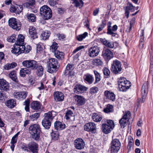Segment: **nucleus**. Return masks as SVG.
Wrapping results in <instances>:
<instances>
[{
    "label": "nucleus",
    "mask_w": 153,
    "mask_h": 153,
    "mask_svg": "<svg viewBox=\"0 0 153 153\" xmlns=\"http://www.w3.org/2000/svg\"><path fill=\"white\" fill-rule=\"evenodd\" d=\"M25 50V45H22L15 43L13 46V48L11 50L12 53L18 55L24 52Z\"/></svg>",
    "instance_id": "1a4fd4ad"
},
{
    "label": "nucleus",
    "mask_w": 153,
    "mask_h": 153,
    "mask_svg": "<svg viewBox=\"0 0 153 153\" xmlns=\"http://www.w3.org/2000/svg\"><path fill=\"white\" fill-rule=\"evenodd\" d=\"M9 76L10 78L13 81L16 82H18L19 81L16 76V72L15 71H11L9 74Z\"/></svg>",
    "instance_id": "4c0bfd02"
},
{
    "label": "nucleus",
    "mask_w": 153,
    "mask_h": 153,
    "mask_svg": "<svg viewBox=\"0 0 153 153\" xmlns=\"http://www.w3.org/2000/svg\"><path fill=\"white\" fill-rule=\"evenodd\" d=\"M100 52V48L97 46L91 47L88 50V55L91 57H94L97 56Z\"/></svg>",
    "instance_id": "4468645a"
},
{
    "label": "nucleus",
    "mask_w": 153,
    "mask_h": 153,
    "mask_svg": "<svg viewBox=\"0 0 153 153\" xmlns=\"http://www.w3.org/2000/svg\"><path fill=\"white\" fill-rule=\"evenodd\" d=\"M150 61L149 74L152 76H153V54L152 57H151Z\"/></svg>",
    "instance_id": "09e8293b"
},
{
    "label": "nucleus",
    "mask_w": 153,
    "mask_h": 153,
    "mask_svg": "<svg viewBox=\"0 0 153 153\" xmlns=\"http://www.w3.org/2000/svg\"><path fill=\"white\" fill-rule=\"evenodd\" d=\"M122 70L121 62L117 60L113 61V64L111 65V71L115 74L120 73Z\"/></svg>",
    "instance_id": "6e6552de"
},
{
    "label": "nucleus",
    "mask_w": 153,
    "mask_h": 153,
    "mask_svg": "<svg viewBox=\"0 0 153 153\" xmlns=\"http://www.w3.org/2000/svg\"><path fill=\"white\" fill-rule=\"evenodd\" d=\"M25 37L22 34H19L18 35L17 39V41L15 43L21 45H24V41Z\"/></svg>",
    "instance_id": "72a5a7b5"
},
{
    "label": "nucleus",
    "mask_w": 153,
    "mask_h": 153,
    "mask_svg": "<svg viewBox=\"0 0 153 153\" xmlns=\"http://www.w3.org/2000/svg\"><path fill=\"white\" fill-rule=\"evenodd\" d=\"M72 1V3L74 4V6L76 7H79L81 8L83 6L84 4L82 0H71Z\"/></svg>",
    "instance_id": "7c9ffc66"
},
{
    "label": "nucleus",
    "mask_w": 153,
    "mask_h": 153,
    "mask_svg": "<svg viewBox=\"0 0 153 153\" xmlns=\"http://www.w3.org/2000/svg\"><path fill=\"white\" fill-rule=\"evenodd\" d=\"M58 0H48L49 4L52 6H54L57 4Z\"/></svg>",
    "instance_id": "69168bd1"
},
{
    "label": "nucleus",
    "mask_w": 153,
    "mask_h": 153,
    "mask_svg": "<svg viewBox=\"0 0 153 153\" xmlns=\"http://www.w3.org/2000/svg\"><path fill=\"white\" fill-rule=\"evenodd\" d=\"M29 33L31 37L33 39L38 38L37 33L35 28L33 26L29 27Z\"/></svg>",
    "instance_id": "bb28decb"
},
{
    "label": "nucleus",
    "mask_w": 153,
    "mask_h": 153,
    "mask_svg": "<svg viewBox=\"0 0 153 153\" xmlns=\"http://www.w3.org/2000/svg\"><path fill=\"white\" fill-rule=\"evenodd\" d=\"M75 100L76 102V105L78 106L84 105L86 102V99L83 97L81 96L76 95L75 96Z\"/></svg>",
    "instance_id": "412c9836"
},
{
    "label": "nucleus",
    "mask_w": 153,
    "mask_h": 153,
    "mask_svg": "<svg viewBox=\"0 0 153 153\" xmlns=\"http://www.w3.org/2000/svg\"><path fill=\"white\" fill-rule=\"evenodd\" d=\"M103 64L102 61L99 59H96L94 60V64L97 66H101Z\"/></svg>",
    "instance_id": "052dcab7"
},
{
    "label": "nucleus",
    "mask_w": 153,
    "mask_h": 153,
    "mask_svg": "<svg viewBox=\"0 0 153 153\" xmlns=\"http://www.w3.org/2000/svg\"><path fill=\"white\" fill-rule=\"evenodd\" d=\"M7 98V97L5 94L0 91V100L4 101Z\"/></svg>",
    "instance_id": "0e129e2a"
},
{
    "label": "nucleus",
    "mask_w": 153,
    "mask_h": 153,
    "mask_svg": "<svg viewBox=\"0 0 153 153\" xmlns=\"http://www.w3.org/2000/svg\"><path fill=\"white\" fill-rule=\"evenodd\" d=\"M111 22H109L107 24V33L108 35H111L112 36H115L117 33H114L118 28V27L116 25H114L112 27L111 25Z\"/></svg>",
    "instance_id": "ddd939ff"
},
{
    "label": "nucleus",
    "mask_w": 153,
    "mask_h": 153,
    "mask_svg": "<svg viewBox=\"0 0 153 153\" xmlns=\"http://www.w3.org/2000/svg\"><path fill=\"white\" fill-rule=\"evenodd\" d=\"M73 69V65L68 64L66 66V68L64 72V74L65 76H67V73Z\"/></svg>",
    "instance_id": "8fccbe9b"
},
{
    "label": "nucleus",
    "mask_w": 153,
    "mask_h": 153,
    "mask_svg": "<svg viewBox=\"0 0 153 153\" xmlns=\"http://www.w3.org/2000/svg\"><path fill=\"white\" fill-rule=\"evenodd\" d=\"M119 123L121 128H124L127 125V122L126 120H123V119H121L119 120Z\"/></svg>",
    "instance_id": "5fc2aeb1"
},
{
    "label": "nucleus",
    "mask_w": 153,
    "mask_h": 153,
    "mask_svg": "<svg viewBox=\"0 0 153 153\" xmlns=\"http://www.w3.org/2000/svg\"><path fill=\"white\" fill-rule=\"evenodd\" d=\"M129 141L128 145L127 146V148L129 150H131V146L134 144V140L132 138L130 137H128Z\"/></svg>",
    "instance_id": "603ef678"
},
{
    "label": "nucleus",
    "mask_w": 153,
    "mask_h": 153,
    "mask_svg": "<svg viewBox=\"0 0 153 153\" xmlns=\"http://www.w3.org/2000/svg\"><path fill=\"white\" fill-rule=\"evenodd\" d=\"M14 97L18 99H22V100L26 98L27 95V92L25 91L18 92L14 93Z\"/></svg>",
    "instance_id": "393cba45"
},
{
    "label": "nucleus",
    "mask_w": 153,
    "mask_h": 153,
    "mask_svg": "<svg viewBox=\"0 0 153 153\" xmlns=\"http://www.w3.org/2000/svg\"><path fill=\"white\" fill-rule=\"evenodd\" d=\"M102 56L106 61H108L113 57V54L110 49L105 48L102 51Z\"/></svg>",
    "instance_id": "9b49d317"
},
{
    "label": "nucleus",
    "mask_w": 153,
    "mask_h": 153,
    "mask_svg": "<svg viewBox=\"0 0 153 153\" xmlns=\"http://www.w3.org/2000/svg\"><path fill=\"white\" fill-rule=\"evenodd\" d=\"M59 67L58 61L56 59L51 58L48 62L47 71L51 74L55 73L58 70Z\"/></svg>",
    "instance_id": "7ed1b4c3"
},
{
    "label": "nucleus",
    "mask_w": 153,
    "mask_h": 153,
    "mask_svg": "<svg viewBox=\"0 0 153 153\" xmlns=\"http://www.w3.org/2000/svg\"><path fill=\"white\" fill-rule=\"evenodd\" d=\"M31 74V71L30 69L25 68H22L20 71L19 74L21 76L25 77L26 74L30 75Z\"/></svg>",
    "instance_id": "c85d7f7f"
},
{
    "label": "nucleus",
    "mask_w": 153,
    "mask_h": 153,
    "mask_svg": "<svg viewBox=\"0 0 153 153\" xmlns=\"http://www.w3.org/2000/svg\"><path fill=\"white\" fill-rule=\"evenodd\" d=\"M73 112L71 110H68L65 113V117L66 119L67 120L70 119L71 117H72L73 115Z\"/></svg>",
    "instance_id": "3c124183"
},
{
    "label": "nucleus",
    "mask_w": 153,
    "mask_h": 153,
    "mask_svg": "<svg viewBox=\"0 0 153 153\" xmlns=\"http://www.w3.org/2000/svg\"><path fill=\"white\" fill-rule=\"evenodd\" d=\"M16 13L19 14L23 10V8L22 6L21 5H18L16 7Z\"/></svg>",
    "instance_id": "e2e57ef3"
},
{
    "label": "nucleus",
    "mask_w": 153,
    "mask_h": 153,
    "mask_svg": "<svg viewBox=\"0 0 153 153\" xmlns=\"http://www.w3.org/2000/svg\"><path fill=\"white\" fill-rule=\"evenodd\" d=\"M92 118L93 120L96 122L100 121L102 119L101 116L99 115L98 114L95 113L93 114Z\"/></svg>",
    "instance_id": "c9c22d12"
},
{
    "label": "nucleus",
    "mask_w": 153,
    "mask_h": 153,
    "mask_svg": "<svg viewBox=\"0 0 153 153\" xmlns=\"http://www.w3.org/2000/svg\"><path fill=\"white\" fill-rule=\"evenodd\" d=\"M30 107L32 109L38 110L40 109L41 106L39 102L37 101L32 102L30 105Z\"/></svg>",
    "instance_id": "2f4dec72"
},
{
    "label": "nucleus",
    "mask_w": 153,
    "mask_h": 153,
    "mask_svg": "<svg viewBox=\"0 0 153 153\" xmlns=\"http://www.w3.org/2000/svg\"><path fill=\"white\" fill-rule=\"evenodd\" d=\"M16 36L13 34L11 36H9L7 39V41L10 42H14L16 41Z\"/></svg>",
    "instance_id": "bf43d9fd"
},
{
    "label": "nucleus",
    "mask_w": 153,
    "mask_h": 153,
    "mask_svg": "<svg viewBox=\"0 0 153 153\" xmlns=\"http://www.w3.org/2000/svg\"><path fill=\"white\" fill-rule=\"evenodd\" d=\"M52 112L53 111H49L45 113L44 114V118L42 121V125L46 129H49L51 126V122L54 117L52 116Z\"/></svg>",
    "instance_id": "20e7f679"
},
{
    "label": "nucleus",
    "mask_w": 153,
    "mask_h": 153,
    "mask_svg": "<svg viewBox=\"0 0 153 153\" xmlns=\"http://www.w3.org/2000/svg\"><path fill=\"white\" fill-rule=\"evenodd\" d=\"M53 97L56 102H62L64 99V95L60 91H56L53 93Z\"/></svg>",
    "instance_id": "6ab92c4d"
},
{
    "label": "nucleus",
    "mask_w": 153,
    "mask_h": 153,
    "mask_svg": "<svg viewBox=\"0 0 153 153\" xmlns=\"http://www.w3.org/2000/svg\"><path fill=\"white\" fill-rule=\"evenodd\" d=\"M113 128L106 123H102V131L105 134H107L109 133L111 130H112Z\"/></svg>",
    "instance_id": "cd10ccee"
},
{
    "label": "nucleus",
    "mask_w": 153,
    "mask_h": 153,
    "mask_svg": "<svg viewBox=\"0 0 153 153\" xmlns=\"http://www.w3.org/2000/svg\"><path fill=\"white\" fill-rule=\"evenodd\" d=\"M22 65L31 70H37L38 76H41L43 74L44 68L42 65H39L37 61L34 60H26L22 62Z\"/></svg>",
    "instance_id": "f257e3e1"
},
{
    "label": "nucleus",
    "mask_w": 153,
    "mask_h": 153,
    "mask_svg": "<svg viewBox=\"0 0 153 153\" xmlns=\"http://www.w3.org/2000/svg\"><path fill=\"white\" fill-rule=\"evenodd\" d=\"M94 72L95 76V81L94 84H96L100 82L101 80V76L100 73L96 70H94Z\"/></svg>",
    "instance_id": "ea45409f"
},
{
    "label": "nucleus",
    "mask_w": 153,
    "mask_h": 153,
    "mask_svg": "<svg viewBox=\"0 0 153 153\" xmlns=\"http://www.w3.org/2000/svg\"><path fill=\"white\" fill-rule=\"evenodd\" d=\"M40 114L39 113H37L30 115L29 117V120L31 121L36 120L39 117Z\"/></svg>",
    "instance_id": "a18cd8bd"
},
{
    "label": "nucleus",
    "mask_w": 153,
    "mask_h": 153,
    "mask_svg": "<svg viewBox=\"0 0 153 153\" xmlns=\"http://www.w3.org/2000/svg\"><path fill=\"white\" fill-rule=\"evenodd\" d=\"M27 16L29 21L34 22L36 21V16L33 13H27Z\"/></svg>",
    "instance_id": "a19ab883"
},
{
    "label": "nucleus",
    "mask_w": 153,
    "mask_h": 153,
    "mask_svg": "<svg viewBox=\"0 0 153 153\" xmlns=\"http://www.w3.org/2000/svg\"><path fill=\"white\" fill-rule=\"evenodd\" d=\"M120 146L121 143L118 139H113L111 144V153H117L119 150Z\"/></svg>",
    "instance_id": "0eeeda50"
},
{
    "label": "nucleus",
    "mask_w": 153,
    "mask_h": 153,
    "mask_svg": "<svg viewBox=\"0 0 153 153\" xmlns=\"http://www.w3.org/2000/svg\"><path fill=\"white\" fill-rule=\"evenodd\" d=\"M106 25V20L105 19L102 20L101 24L97 27L98 29V32L101 31L105 27Z\"/></svg>",
    "instance_id": "c03bdc74"
},
{
    "label": "nucleus",
    "mask_w": 153,
    "mask_h": 153,
    "mask_svg": "<svg viewBox=\"0 0 153 153\" xmlns=\"http://www.w3.org/2000/svg\"><path fill=\"white\" fill-rule=\"evenodd\" d=\"M19 132H17L12 138L11 140V143L16 144L17 141V137Z\"/></svg>",
    "instance_id": "4d7b16f0"
},
{
    "label": "nucleus",
    "mask_w": 153,
    "mask_h": 153,
    "mask_svg": "<svg viewBox=\"0 0 153 153\" xmlns=\"http://www.w3.org/2000/svg\"><path fill=\"white\" fill-rule=\"evenodd\" d=\"M74 146L78 150H81L84 148L85 143L84 140L81 138H77L74 141Z\"/></svg>",
    "instance_id": "dca6fc26"
},
{
    "label": "nucleus",
    "mask_w": 153,
    "mask_h": 153,
    "mask_svg": "<svg viewBox=\"0 0 153 153\" xmlns=\"http://www.w3.org/2000/svg\"><path fill=\"white\" fill-rule=\"evenodd\" d=\"M40 14L43 19L48 20L51 19L52 16V13L51 8L46 5L42 7L40 9Z\"/></svg>",
    "instance_id": "39448f33"
},
{
    "label": "nucleus",
    "mask_w": 153,
    "mask_h": 153,
    "mask_svg": "<svg viewBox=\"0 0 153 153\" xmlns=\"http://www.w3.org/2000/svg\"><path fill=\"white\" fill-rule=\"evenodd\" d=\"M51 34L50 31L48 30H45L42 32L41 34L42 39L44 40H46L48 39Z\"/></svg>",
    "instance_id": "58836bf2"
},
{
    "label": "nucleus",
    "mask_w": 153,
    "mask_h": 153,
    "mask_svg": "<svg viewBox=\"0 0 153 153\" xmlns=\"http://www.w3.org/2000/svg\"><path fill=\"white\" fill-rule=\"evenodd\" d=\"M56 36L59 40H63L65 38V35L63 34L58 33Z\"/></svg>",
    "instance_id": "338daca9"
},
{
    "label": "nucleus",
    "mask_w": 153,
    "mask_h": 153,
    "mask_svg": "<svg viewBox=\"0 0 153 153\" xmlns=\"http://www.w3.org/2000/svg\"><path fill=\"white\" fill-rule=\"evenodd\" d=\"M29 131L32 138L36 141L39 140L41 132V128L39 125L34 124L31 125L29 127Z\"/></svg>",
    "instance_id": "f03ea898"
},
{
    "label": "nucleus",
    "mask_w": 153,
    "mask_h": 153,
    "mask_svg": "<svg viewBox=\"0 0 153 153\" xmlns=\"http://www.w3.org/2000/svg\"><path fill=\"white\" fill-rule=\"evenodd\" d=\"M85 80L87 81L89 84L92 83L94 80L93 76L91 75L88 74L85 75Z\"/></svg>",
    "instance_id": "37998d69"
},
{
    "label": "nucleus",
    "mask_w": 153,
    "mask_h": 153,
    "mask_svg": "<svg viewBox=\"0 0 153 153\" xmlns=\"http://www.w3.org/2000/svg\"><path fill=\"white\" fill-rule=\"evenodd\" d=\"M127 6L125 10V16H126V18L128 19L129 17L130 10L131 12H133L135 10V7L133 6L132 4L129 2L127 4Z\"/></svg>",
    "instance_id": "aec40b11"
},
{
    "label": "nucleus",
    "mask_w": 153,
    "mask_h": 153,
    "mask_svg": "<svg viewBox=\"0 0 153 153\" xmlns=\"http://www.w3.org/2000/svg\"><path fill=\"white\" fill-rule=\"evenodd\" d=\"M28 148L33 153H38V145L34 142H31L28 144Z\"/></svg>",
    "instance_id": "4be33fe9"
},
{
    "label": "nucleus",
    "mask_w": 153,
    "mask_h": 153,
    "mask_svg": "<svg viewBox=\"0 0 153 153\" xmlns=\"http://www.w3.org/2000/svg\"><path fill=\"white\" fill-rule=\"evenodd\" d=\"M98 91V88L97 87H93L90 89V93L92 95L97 93Z\"/></svg>",
    "instance_id": "13d9d810"
},
{
    "label": "nucleus",
    "mask_w": 153,
    "mask_h": 153,
    "mask_svg": "<svg viewBox=\"0 0 153 153\" xmlns=\"http://www.w3.org/2000/svg\"><path fill=\"white\" fill-rule=\"evenodd\" d=\"M148 84L149 83L148 82H145L142 87L141 95L142 99L141 102H144L146 98L148 91Z\"/></svg>",
    "instance_id": "f8f14e48"
},
{
    "label": "nucleus",
    "mask_w": 153,
    "mask_h": 153,
    "mask_svg": "<svg viewBox=\"0 0 153 153\" xmlns=\"http://www.w3.org/2000/svg\"><path fill=\"white\" fill-rule=\"evenodd\" d=\"M54 55L56 58L59 59H62L64 58V54L63 52L56 51H55Z\"/></svg>",
    "instance_id": "473e14b6"
},
{
    "label": "nucleus",
    "mask_w": 153,
    "mask_h": 153,
    "mask_svg": "<svg viewBox=\"0 0 153 153\" xmlns=\"http://www.w3.org/2000/svg\"><path fill=\"white\" fill-rule=\"evenodd\" d=\"M84 129L85 131H90L92 133L95 134L96 132V124L92 122L87 123L84 125Z\"/></svg>",
    "instance_id": "2eb2a0df"
},
{
    "label": "nucleus",
    "mask_w": 153,
    "mask_h": 153,
    "mask_svg": "<svg viewBox=\"0 0 153 153\" xmlns=\"http://www.w3.org/2000/svg\"><path fill=\"white\" fill-rule=\"evenodd\" d=\"M131 113L130 111H127L123 117L121 119H123V120L127 121L128 120L130 116Z\"/></svg>",
    "instance_id": "6e6d98bb"
},
{
    "label": "nucleus",
    "mask_w": 153,
    "mask_h": 153,
    "mask_svg": "<svg viewBox=\"0 0 153 153\" xmlns=\"http://www.w3.org/2000/svg\"><path fill=\"white\" fill-rule=\"evenodd\" d=\"M102 71L105 78H107L110 77V71L108 68L105 67L103 69Z\"/></svg>",
    "instance_id": "49530a36"
},
{
    "label": "nucleus",
    "mask_w": 153,
    "mask_h": 153,
    "mask_svg": "<svg viewBox=\"0 0 153 153\" xmlns=\"http://www.w3.org/2000/svg\"><path fill=\"white\" fill-rule=\"evenodd\" d=\"M87 90V88L85 86L80 84L76 85L74 88V91L76 94H81Z\"/></svg>",
    "instance_id": "a211bd4d"
},
{
    "label": "nucleus",
    "mask_w": 153,
    "mask_h": 153,
    "mask_svg": "<svg viewBox=\"0 0 153 153\" xmlns=\"http://www.w3.org/2000/svg\"><path fill=\"white\" fill-rule=\"evenodd\" d=\"M118 83L120 90L122 91H126L131 85V82L124 77L120 78Z\"/></svg>",
    "instance_id": "423d86ee"
},
{
    "label": "nucleus",
    "mask_w": 153,
    "mask_h": 153,
    "mask_svg": "<svg viewBox=\"0 0 153 153\" xmlns=\"http://www.w3.org/2000/svg\"><path fill=\"white\" fill-rule=\"evenodd\" d=\"M103 111L105 113L112 112L114 111L113 106L112 105L108 104L106 107L104 108Z\"/></svg>",
    "instance_id": "e433bc0d"
},
{
    "label": "nucleus",
    "mask_w": 153,
    "mask_h": 153,
    "mask_svg": "<svg viewBox=\"0 0 153 153\" xmlns=\"http://www.w3.org/2000/svg\"><path fill=\"white\" fill-rule=\"evenodd\" d=\"M27 2L25 4L27 7L30 8V6H32L35 4V0H27Z\"/></svg>",
    "instance_id": "864d4df0"
},
{
    "label": "nucleus",
    "mask_w": 153,
    "mask_h": 153,
    "mask_svg": "<svg viewBox=\"0 0 153 153\" xmlns=\"http://www.w3.org/2000/svg\"><path fill=\"white\" fill-rule=\"evenodd\" d=\"M88 33L85 32L83 34L79 35L76 37L77 39L79 41H81L82 39L87 36Z\"/></svg>",
    "instance_id": "de8ad7c7"
},
{
    "label": "nucleus",
    "mask_w": 153,
    "mask_h": 153,
    "mask_svg": "<svg viewBox=\"0 0 153 153\" xmlns=\"http://www.w3.org/2000/svg\"><path fill=\"white\" fill-rule=\"evenodd\" d=\"M55 129L57 130L60 131L62 130L65 128V124L61 122L57 121H56L54 123Z\"/></svg>",
    "instance_id": "b1692460"
},
{
    "label": "nucleus",
    "mask_w": 153,
    "mask_h": 153,
    "mask_svg": "<svg viewBox=\"0 0 153 153\" xmlns=\"http://www.w3.org/2000/svg\"><path fill=\"white\" fill-rule=\"evenodd\" d=\"M9 83L3 79H0V89L1 91H7L9 90Z\"/></svg>",
    "instance_id": "f3484780"
},
{
    "label": "nucleus",
    "mask_w": 153,
    "mask_h": 153,
    "mask_svg": "<svg viewBox=\"0 0 153 153\" xmlns=\"http://www.w3.org/2000/svg\"><path fill=\"white\" fill-rule=\"evenodd\" d=\"M10 26L13 29L19 30L21 29V23L20 22L17 21L15 18L10 19L8 21Z\"/></svg>",
    "instance_id": "9d476101"
},
{
    "label": "nucleus",
    "mask_w": 153,
    "mask_h": 153,
    "mask_svg": "<svg viewBox=\"0 0 153 153\" xmlns=\"http://www.w3.org/2000/svg\"><path fill=\"white\" fill-rule=\"evenodd\" d=\"M100 41L104 45L110 48H113L114 47V44L113 42H111L105 38H100Z\"/></svg>",
    "instance_id": "a878e982"
},
{
    "label": "nucleus",
    "mask_w": 153,
    "mask_h": 153,
    "mask_svg": "<svg viewBox=\"0 0 153 153\" xmlns=\"http://www.w3.org/2000/svg\"><path fill=\"white\" fill-rule=\"evenodd\" d=\"M17 66V63L16 62H12L11 63H8L4 66V69L6 70H10L13 68Z\"/></svg>",
    "instance_id": "79ce46f5"
},
{
    "label": "nucleus",
    "mask_w": 153,
    "mask_h": 153,
    "mask_svg": "<svg viewBox=\"0 0 153 153\" xmlns=\"http://www.w3.org/2000/svg\"><path fill=\"white\" fill-rule=\"evenodd\" d=\"M104 95L106 98L112 101H114L116 100V96L113 92L106 90L104 91Z\"/></svg>",
    "instance_id": "5701e85b"
},
{
    "label": "nucleus",
    "mask_w": 153,
    "mask_h": 153,
    "mask_svg": "<svg viewBox=\"0 0 153 153\" xmlns=\"http://www.w3.org/2000/svg\"><path fill=\"white\" fill-rule=\"evenodd\" d=\"M51 135L52 137V140L55 141L57 140L59 137V134L58 131H54L52 130V131L51 133Z\"/></svg>",
    "instance_id": "f704fd0d"
},
{
    "label": "nucleus",
    "mask_w": 153,
    "mask_h": 153,
    "mask_svg": "<svg viewBox=\"0 0 153 153\" xmlns=\"http://www.w3.org/2000/svg\"><path fill=\"white\" fill-rule=\"evenodd\" d=\"M57 44L56 42H53L51 47L52 51L54 52L56 51V50L58 48Z\"/></svg>",
    "instance_id": "680f3d73"
},
{
    "label": "nucleus",
    "mask_w": 153,
    "mask_h": 153,
    "mask_svg": "<svg viewBox=\"0 0 153 153\" xmlns=\"http://www.w3.org/2000/svg\"><path fill=\"white\" fill-rule=\"evenodd\" d=\"M5 104L8 107L13 108L16 105V101L13 99H10L6 101Z\"/></svg>",
    "instance_id": "c756f323"
},
{
    "label": "nucleus",
    "mask_w": 153,
    "mask_h": 153,
    "mask_svg": "<svg viewBox=\"0 0 153 153\" xmlns=\"http://www.w3.org/2000/svg\"><path fill=\"white\" fill-rule=\"evenodd\" d=\"M106 124L107 125H108L109 126L112 128H114V122L112 120H107V123Z\"/></svg>",
    "instance_id": "774afa93"
}]
</instances>
